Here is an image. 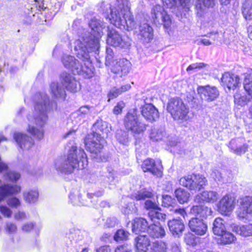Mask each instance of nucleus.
Masks as SVG:
<instances>
[{"mask_svg":"<svg viewBox=\"0 0 252 252\" xmlns=\"http://www.w3.org/2000/svg\"><path fill=\"white\" fill-rule=\"evenodd\" d=\"M220 236H221V242L224 244L231 243L235 239L234 236L231 233L227 231L226 230Z\"/></svg>","mask_w":252,"mask_h":252,"instance_id":"nucleus-48","label":"nucleus"},{"mask_svg":"<svg viewBox=\"0 0 252 252\" xmlns=\"http://www.w3.org/2000/svg\"><path fill=\"white\" fill-rule=\"evenodd\" d=\"M139 39L143 43H148L153 38V30L147 23H140L139 26Z\"/></svg>","mask_w":252,"mask_h":252,"instance_id":"nucleus-20","label":"nucleus"},{"mask_svg":"<svg viewBox=\"0 0 252 252\" xmlns=\"http://www.w3.org/2000/svg\"><path fill=\"white\" fill-rule=\"evenodd\" d=\"M154 195V192L151 189H143L132 194L131 197L137 201H141L151 198Z\"/></svg>","mask_w":252,"mask_h":252,"instance_id":"nucleus-35","label":"nucleus"},{"mask_svg":"<svg viewBox=\"0 0 252 252\" xmlns=\"http://www.w3.org/2000/svg\"><path fill=\"white\" fill-rule=\"evenodd\" d=\"M131 63L129 61L125 59H120L113 66L112 71L115 73L120 74L121 76L127 74L130 70Z\"/></svg>","mask_w":252,"mask_h":252,"instance_id":"nucleus-23","label":"nucleus"},{"mask_svg":"<svg viewBox=\"0 0 252 252\" xmlns=\"http://www.w3.org/2000/svg\"><path fill=\"white\" fill-rule=\"evenodd\" d=\"M158 210H151L148 213V216L151 220L155 223H159L156 221V220L164 221L166 219V215L158 212Z\"/></svg>","mask_w":252,"mask_h":252,"instance_id":"nucleus-43","label":"nucleus"},{"mask_svg":"<svg viewBox=\"0 0 252 252\" xmlns=\"http://www.w3.org/2000/svg\"><path fill=\"white\" fill-rule=\"evenodd\" d=\"M243 81L245 91L250 94H252V73H245Z\"/></svg>","mask_w":252,"mask_h":252,"instance_id":"nucleus-44","label":"nucleus"},{"mask_svg":"<svg viewBox=\"0 0 252 252\" xmlns=\"http://www.w3.org/2000/svg\"><path fill=\"white\" fill-rule=\"evenodd\" d=\"M168 226L172 234L180 237L185 230V225L181 219H173L168 221Z\"/></svg>","mask_w":252,"mask_h":252,"instance_id":"nucleus-22","label":"nucleus"},{"mask_svg":"<svg viewBox=\"0 0 252 252\" xmlns=\"http://www.w3.org/2000/svg\"><path fill=\"white\" fill-rule=\"evenodd\" d=\"M60 80L65 88L71 92H76L80 90L79 83L70 73L63 72L60 75Z\"/></svg>","mask_w":252,"mask_h":252,"instance_id":"nucleus-12","label":"nucleus"},{"mask_svg":"<svg viewBox=\"0 0 252 252\" xmlns=\"http://www.w3.org/2000/svg\"><path fill=\"white\" fill-rule=\"evenodd\" d=\"M166 132L163 127H152L150 133V138L153 141L162 140L165 138Z\"/></svg>","mask_w":252,"mask_h":252,"instance_id":"nucleus-36","label":"nucleus"},{"mask_svg":"<svg viewBox=\"0 0 252 252\" xmlns=\"http://www.w3.org/2000/svg\"><path fill=\"white\" fill-rule=\"evenodd\" d=\"M231 227L233 232L240 235L244 237L252 235V224H251L241 225L233 224Z\"/></svg>","mask_w":252,"mask_h":252,"instance_id":"nucleus-34","label":"nucleus"},{"mask_svg":"<svg viewBox=\"0 0 252 252\" xmlns=\"http://www.w3.org/2000/svg\"><path fill=\"white\" fill-rule=\"evenodd\" d=\"M17 229L15 224L12 222H7L6 224L5 230L9 234L15 233Z\"/></svg>","mask_w":252,"mask_h":252,"instance_id":"nucleus-60","label":"nucleus"},{"mask_svg":"<svg viewBox=\"0 0 252 252\" xmlns=\"http://www.w3.org/2000/svg\"><path fill=\"white\" fill-rule=\"evenodd\" d=\"M129 233L123 229H119L114 235V239L117 242L125 241L128 239Z\"/></svg>","mask_w":252,"mask_h":252,"instance_id":"nucleus-46","label":"nucleus"},{"mask_svg":"<svg viewBox=\"0 0 252 252\" xmlns=\"http://www.w3.org/2000/svg\"><path fill=\"white\" fill-rule=\"evenodd\" d=\"M219 197V195L216 191L206 190L197 194L195 197V201L199 203L203 202L214 203L217 201Z\"/></svg>","mask_w":252,"mask_h":252,"instance_id":"nucleus-24","label":"nucleus"},{"mask_svg":"<svg viewBox=\"0 0 252 252\" xmlns=\"http://www.w3.org/2000/svg\"><path fill=\"white\" fill-rule=\"evenodd\" d=\"M151 14L155 22H159V20L161 19L165 28L168 29L170 27L171 24L170 17L161 6L159 5L155 6L151 11Z\"/></svg>","mask_w":252,"mask_h":252,"instance_id":"nucleus-11","label":"nucleus"},{"mask_svg":"<svg viewBox=\"0 0 252 252\" xmlns=\"http://www.w3.org/2000/svg\"><path fill=\"white\" fill-rule=\"evenodd\" d=\"M147 232L153 238L163 237L165 235L164 229L159 223L154 222L149 225Z\"/></svg>","mask_w":252,"mask_h":252,"instance_id":"nucleus-31","label":"nucleus"},{"mask_svg":"<svg viewBox=\"0 0 252 252\" xmlns=\"http://www.w3.org/2000/svg\"><path fill=\"white\" fill-rule=\"evenodd\" d=\"M7 204L11 207H17L20 205V201L16 197H12L7 200Z\"/></svg>","mask_w":252,"mask_h":252,"instance_id":"nucleus-64","label":"nucleus"},{"mask_svg":"<svg viewBox=\"0 0 252 252\" xmlns=\"http://www.w3.org/2000/svg\"><path fill=\"white\" fill-rule=\"evenodd\" d=\"M221 83L224 87H226L228 90H234L240 84V78L237 75L224 73L221 78Z\"/></svg>","mask_w":252,"mask_h":252,"instance_id":"nucleus-18","label":"nucleus"},{"mask_svg":"<svg viewBox=\"0 0 252 252\" xmlns=\"http://www.w3.org/2000/svg\"><path fill=\"white\" fill-rule=\"evenodd\" d=\"M91 29V32L84 31V32L79 36L78 39L83 38L85 44L89 47V50L94 51L95 54L98 53L99 45V38L103 33V30L107 27L106 24L99 19L93 18L89 24Z\"/></svg>","mask_w":252,"mask_h":252,"instance_id":"nucleus-5","label":"nucleus"},{"mask_svg":"<svg viewBox=\"0 0 252 252\" xmlns=\"http://www.w3.org/2000/svg\"><path fill=\"white\" fill-rule=\"evenodd\" d=\"M122 211L125 215H129L136 213L137 209L133 203H129L125 205Z\"/></svg>","mask_w":252,"mask_h":252,"instance_id":"nucleus-50","label":"nucleus"},{"mask_svg":"<svg viewBox=\"0 0 252 252\" xmlns=\"http://www.w3.org/2000/svg\"><path fill=\"white\" fill-rule=\"evenodd\" d=\"M108 175L106 174H100L98 177L97 182L99 184L103 186L106 185L109 182H111L112 181H107L108 180Z\"/></svg>","mask_w":252,"mask_h":252,"instance_id":"nucleus-62","label":"nucleus"},{"mask_svg":"<svg viewBox=\"0 0 252 252\" xmlns=\"http://www.w3.org/2000/svg\"><path fill=\"white\" fill-rule=\"evenodd\" d=\"M109 20L112 24L119 28L121 26L125 28L126 26L127 30H131L136 28V22L129 10L110 9Z\"/></svg>","mask_w":252,"mask_h":252,"instance_id":"nucleus-6","label":"nucleus"},{"mask_svg":"<svg viewBox=\"0 0 252 252\" xmlns=\"http://www.w3.org/2000/svg\"><path fill=\"white\" fill-rule=\"evenodd\" d=\"M242 13L247 20L252 19V0H246L242 7Z\"/></svg>","mask_w":252,"mask_h":252,"instance_id":"nucleus-41","label":"nucleus"},{"mask_svg":"<svg viewBox=\"0 0 252 252\" xmlns=\"http://www.w3.org/2000/svg\"><path fill=\"white\" fill-rule=\"evenodd\" d=\"M107 42L111 46L121 48H127L130 44L128 41L123 39L118 32L115 30H108Z\"/></svg>","mask_w":252,"mask_h":252,"instance_id":"nucleus-13","label":"nucleus"},{"mask_svg":"<svg viewBox=\"0 0 252 252\" xmlns=\"http://www.w3.org/2000/svg\"><path fill=\"white\" fill-rule=\"evenodd\" d=\"M0 211L1 213L5 217L10 218L12 216V211L6 206H0Z\"/></svg>","mask_w":252,"mask_h":252,"instance_id":"nucleus-59","label":"nucleus"},{"mask_svg":"<svg viewBox=\"0 0 252 252\" xmlns=\"http://www.w3.org/2000/svg\"><path fill=\"white\" fill-rule=\"evenodd\" d=\"M167 249V244L165 242L156 241L152 243L150 252H166Z\"/></svg>","mask_w":252,"mask_h":252,"instance_id":"nucleus-42","label":"nucleus"},{"mask_svg":"<svg viewBox=\"0 0 252 252\" xmlns=\"http://www.w3.org/2000/svg\"><path fill=\"white\" fill-rule=\"evenodd\" d=\"M235 206L234 199L226 195L220 201L218 204V210L221 214L227 215L231 212Z\"/></svg>","mask_w":252,"mask_h":252,"instance_id":"nucleus-19","label":"nucleus"},{"mask_svg":"<svg viewBox=\"0 0 252 252\" xmlns=\"http://www.w3.org/2000/svg\"><path fill=\"white\" fill-rule=\"evenodd\" d=\"M93 134L89 135L85 142L87 148L93 154V158L97 161H104L105 158H101L100 150L103 147L104 134L109 132L108 123L101 120H97L92 127Z\"/></svg>","mask_w":252,"mask_h":252,"instance_id":"nucleus-4","label":"nucleus"},{"mask_svg":"<svg viewBox=\"0 0 252 252\" xmlns=\"http://www.w3.org/2000/svg\"><path fill=\"white\" fill-rule=\"evenodd\" d=\"M23 196L25 200L29 203L36 202L38 198L39 193L36 189H32L24 191Z\"/></svg>","mask_w":252,"mask_h":252,"instance_id":"nucleus-39","label":"nucleus"},{"mask_svg":"<svg viewBox=\"0 0 252 252\" xmlns=\"http://www.w3.org/2000/svg\"><path fill=\"white\" fill-rule=\"evenodd\" d=\"M214 5L215 0H196L195 8L197 16L202 17L207 9L213 7Z\"/></svg>","mask_w":252,"mask_h":252,"instance_id":"nucleus-28","label":"nucleus"},{"mask_svg":"<svg viewBox=\"0 0 252 252\" xmlns=\"http://www.w3.org/2000/svg\"><path fill=\"white\" fill-rule=\"evenodd\" d=\"M174 194L177 200L180 204L188 202L190 197L189 193L181 188L176 189L174 191Z\"/></svg>","mask_w":252,"mask_h":252,"instance_id":"nucleus-38","label":"nucleus"},{"mask_svg":"<svg viewBox=\"0 0 252 252\" xmlns=\"http://www.w3.org/2000/svg\"><path fill=\"white\" fill-rule=\"evenodd\" d=\"M190 212L193 214L204 218L208 216L211 215L212 213L211 209L204 204H199L192 206L191 208Z\"/></svg>","mask_w":252,"mask_h":252,"instance_id":"nucleus-32","label":"nucleus"},{"mask_svg":"<svg viewBox=\"0 0 252 252\" xmlns=\"http://www.w3.org/2000/svg\"><path fill=\"white\" fill-rule=\"evenodd\" d=\"M207 65H208L207 64L204 63H196L190 64L188 67L187 70L188 71H189L190 70H194L196 69H200L204 67H206Z\"/></svg>","mask_w":252,"mask_h":252,"instance_id":"nucleus-52","label":"nucleus"},{"mask_svg":"<svg viewBox=\"0 0 252 252\" xmlns=\"http://www.w3.org/2000/svg\"><path fill=\"white\" fill-rule=\"evenodd\" d=\"M136 252H147L150 245L149 237L146 235H140L135 238Z\"/></svg>","mask_w":252,"mask_h":252,"instance_id":"nucleus-29","label":"nucleus"},{"mask_svg":"<svg viewBox=\"0 0 252 252\" xmlns=\"http://www.w3.org/2000/svg\"><path fill=\"white\" fill-rule=\"evenodd\" d=\"M21 177L20 173L14 171H9L4 175V178L6 180L12 182H16Z\"/></svg>","mask_w":252,"mask_h":252,"instance_id":"nucleus-49","label":"nucleus"},{"mask_svg":"<svg viewBox=\"0 0 252 252\" xmlns=\"http://www.w3.org/2000/svg\"><path fill=\"white\" fill-rule=\"evenodd\" d=\"M88 164L87 157L84 150L76 146H72L69 149L66 157L57 159L55 168L59 173L69 174L75 169H83Z\"/></svg>","mask_w":252,"mask_h":252,"instance_id":"nucleus-3","label":"nucleus"},{"mask_svg":"<svg viewBox=\"0 0 252 252\" xmlns=\"http://www.w3.org/2000/svg\"><path fill=\"white\" fill-rule=\"evenodd\" d=\"M121 94L118 88L114 87L112 88L108 94V100L116 98Z\"/></svg>","mask_w":252,"mask_h":252,"instance_id":"nucleus-57","label":"nucleus"},{"mask_svg":"<svg viewBox=\"0 0 252 252\" xmlns=\"http://www.w3.org/2000/svg\"><path fill=\"white\" fill-rule=\"evenodd\" d=\"M124 124L126 128L134 135L143 134L148 126V125L140 120L136 109H131L127 113Z\"/></svg>","mask_w":252,"mask_h":252,"instance_id":"nucleus-7","label":"nucleus"},{"mask_svg":"<svg viewBox=\"0 0 252 252\" xmlns=\"http://www.w3.org/2000/svg\"><path fill=\"white\" fill-rule=\"evenodd\" d=\"M78 232L75 230H70L68 232H67L65 235V238L66 239V242L68 246L72 245V247L76 250V252H88V250L87 248H81L82 242H79L76 239Z\"/></svg>","mask_w":252,"mask_h":252,"instance_id":"nucleus-16","label":"nucleus"},{"mask_svg":"<svg viewBox=\"0 0 252 252\" xmlns=\"http://www.w3.org/2000/svg\"><path fill=\"white\" fill-rule=\"evenodd\" d=\"M90 112V107L88 106H82L77 111L78 116L80 118H85Z\"/></svg>","mask_w":252,"mask_h":252,"instance_id":"nucleus-54","label":"nucleus"},{"mask_svg":"<svg viewBox=\"0 0 252 252\" xmlns=\"http://www.w3.org/2000/svg\"><path fill=\"white\" fill-rule=\"evenodd\" d=\"M252 99V94H248V95H244L238 97V96H234L235 103L244 106L250 102Z\"/></svg>","mask_w":252,"mask_h":252,"instance_id":"nucleus-47","label":"nucleus"},{"mask_svg":"<svg viewBox=\"0 0 252 252\" xmlns=\"http://www.w3.org/2000/svg\"><path fill=\"white\" fill-rule=\"evenodd\" d=\"M240 209L242 212L238 214L239 218L244 219L248 214H252V197L245 196L240 199Z\"/></svg>","mask_w":252,"mask_h":252,"instance_id":"nucleus-27","label":"nucleus"},{"mask_svg":"<svg viewBox=\"0 0 252 252\" xmlns=\"http://www.w3.org/2000/svg\"><path fill=\"white\" fill-rule=\"evenodd\" d=\"M145 208L147 210H160L158 205L151 200H147L145 202Z\"/></svg>","mask_w":252,"mask_h":252,"instance_id":"nucleus-53","label":"nucleus"},{"mask_svg":"<svg viewBox=\"0 0 252 252\" xmlns=\"http://www.w3.org/2000/svg\"><path fill=\"white\" fill-rule=\"evenodd\" d=\"M21 190V187L17 185L5 184L0 186V202L9 195L17 193Z\"/></svg>","mask_w":252,"mask_h":252,"instance_id":"nucleus-25","label":"nucleus"},{"mask_svg":"<svg viewBox=\"0 0 252 252\" xmlns=\"http://www.w3.org/2000/svg\"><path fill=\"white\" fill-rule=\"evenodd\" d=\"M118 4V7L119 9L123 10H129L128 5V1L127 0H116Z\"/></svg>","mask_w":252,"mask_h":252,"instance_id":"nucleus-56","label":"nucleus"},{"mask_svg":"<svg viewBox=\"0 0 252 252\" xmlns=\"http://www.w3.org/2000/svg\"><path fill=\"white\" fill-rule=\"evenodd\" d=\"M85 42L86 40L82 38L81 39H77L74 42L75 54L77 58L82 62L83 65L74 57L66 55L63 56L62 62L64 67L70 69L73 74L89 78L93 76L94 69L90 53L94 51L89 50V47L85 44Z\"/></svg>","mask_w":252,"mask_h":252,"instance_id":"nucleus-2","label":"nucleus"},{"mask_svg":"<svg viewBox=\"0 0 252 252\" xmlns=\"http://www.w3.org/2000/svg\"><path fill=\"white\" fill-rule=\"evenodd\" d=\"M14 139L19 147L23 150H29L34 145L33 140L26 134L15 133Z\"/></svg>","mask_w":252,"mask_h":252,"instance_id":"nucleus-21","label":"nucleus"},{"mask_svg":"<svg viewBox=\"0 0 252 252\" xmlns=\"http://www.w3.org/2000/svg\"><path fill=\"white\" fill-rule=\"evenodd\" d=\"M167 110L175 120L185 122L189 119V107L179 97L172 98L169 100Z\"/></svg>","mask_w":252,"mask_h":252,"instance_id":"nucleus-8","label":"nucleus"},{"mask_svg":"<svg viewBox=\"0 0 252 252\" xmlns=\"http://www.w3.org/2000/svg\"><path fill=\"white\" fill-rule=\"evenodd\" d=\"M116 138L120 143L125 145H126L129 141L128 132L123 130H117Z\"/></svg>","mask_w":252,"mask_h":252,"instance_id":"nucleus-45","label":"nucleus"},{"mask_svg":"<svg viewBox=\"0 0 252 252\" xmlns=\"http://www.w3.org/2000/svg\"><path fill=\"white\" fill-rule=\"evenodd\" d=\"M119 221L117 219L114 217L108 218L104 223V226L107 227H114L118 225Z\"/></svg>","mask_w":252,"mask_h":252,"instance_id":"nucleus-51","label":"nucleus"},{"mask_svg":"<svg viewBox=\"0 0 252 252\" xmlns=\"http://www.w3.org/2000/svg\"><path fill=\"white\" fill-rule=\"evenodd\" d=\"M148 222L146 219L136 218L133 220L132 223V231L133 233L138 234L140 232L148 231Z\"/></svg>","mask_w":252,"mask_h":252,"instance_id":"nucleus-30","label":"nucleus"},{"mask_svg":"<svg viewBox=\"0 0 252 252\" xmlns=\"http://www.w3.org/2000/svg\"><path fill=\"white\" fill-rule=\"evenodd\" d=\"M34 111L33 116H29L30 122L28 130L37 140H40L44 137L42 127L48 120L47 112L56 109L57 104L54 101H49V97L44 93H39L35 95Z\"/></svg>","mask_w":252,"mask_h":252,"instance_id":"nucleus-1","label":"nucleus"},{"mask_svg":"<svg viewBox=\"0 0 252 252\" xmlns=\"http://www.w3.org/2000/svg\"><path fill=\"white\" fill-rule=\"evenodd\" d=\"M206 179L202 175L192 174L185 176L179 180V184L190 190L199 191L207 184Z\"/></svg>","mask_w":252,"mask_h":252,"instance_id":"nucleus-9","label":"nucleus"},{"mask_svg":"<svg viewBox=\"0 0 252 252\" xmlns=\"http://www.w3.org/2000/svg\"><path fill=\"white\" fill-rule=\"evenodd\" d=\"M197 92L201 99L207 102L214 101L220 94L219 91L216 87L210 85L199 86Z\"/></svg>","mask_w":252,"mask_h":252,"instance_id":"nucleus-10","label":"nucleus"},{"mask_svg":"<svg viewBox=\"0 0 252 252\" xmlns=\"http://www.w3.org/2000/svg\"><path fill=\"white\" fill-rule=\"evenodd\" d=\"M162 205L165 207H171L170 211L173 212L175 214H180L184 217L186 215L185 210L183 208H179L177 206H173L175 203L174 199L168 195H162Z\"/></svg>","mask_w":252,"mask_h":252,"instance_id":"nucleus-26","label":"nucleus"},{"mask_svg":"<svg viewBox=\"0 0 252 252\" xmlns=\"http://www.w3.org/2000/svg\"><path fill=\"white\" fill-rule=\"evenodd\" d=\"M115 252H133V251L131 246L126 244L117 247Z\"/></svg>","mask_w":252,"mask_h":252,"instance_id":"nucleus-55","label":"nucleus"},{"mask_svg":"<svg viewBox=\"0 0 252 252\" xmlns=\"http://www.w3.org/2000/svg\"><path fill=\"white\" fill-rule=\"evenodd\" d=\"M125 106V103L121 101L117 103V105L114 107L113 109V113L116 115L120 114L123 109Z\"/></svg>","mask_w":252,"mask_h":252,"instance_id":"nucleus-61","label":"nucleus"},{"mask_svg":"<svg viewBox=\"0 0 252 252\" xmlns=\"http://www.w3.org/2000/svg\"><path fill=\"white\" fill-rule=\"evenodd\" d=\"M140 112L145 119L151 123L158 120L159 114L158 110L151 103L146 104L140 107Z\"/></svg>","mask_w":252,"mask_h":252,"instance_id":"nucleus-15","label":"nucleus"},{"mask_svg":"<svg viewBox=\"0 0 252 252\" xmlns=\"http://www.w3.org/2000/svg\"><path fill=\"white\" fill-rule=\"evenodd\" d=\"M106 53V56L105 57V64L106 65H109L112 62L114 54L111 48H107Z\"/></svg>","mask_w":252,"mask_h":252,"instance_id":"nucleus-58","label":"nucleus"},{"mask_svg":"<svg viewBox=\"0 0 252 252\" xmlns=\"http://www.w3.org/2000/svg\"><path fill=\"white\" fill-rule=\"evenodd\" d=\"M104 174L108 176V180H107V181H113L114 180L115 171L111 167H107L106 172L104 173Z\"/></svg>","mask_w":252,"mask_h":252,"instance_id":"nucleus-63","label":"nucleus"},{"mask_svg":"<svg viewBox=\"0 0 252 252\" xmlns=\"http://www.w3.org/2000/svg\"><path fill=\"white\" fill-rule=\"evenodd\" d=\"M141 168L145 172H149L157 176H161L162 166L160 162L156 163L154 159L148 158L143 161L141 165Z\"/></svg>","mask_w":252,"mask_h":252,"instance_id":"nucleus-17","label":"nucleus"},{"mask_svg":"<svg viewBox=\"0 0 252 252\" xmlns=\"http://www.w3.org/2000/svg\"><path fill=\"white\" fill-rule=\"evenodd\" d=\"M189 226L190 230L195 235L203 236L208 231L207 224L202 219L197 218H193L189 222Z\"/></svg>","mask_w":252,"mask_h":252,"instance_id":"nucleus-14","label":"nucleus"},{"mask_svg":"<svg viewBox=\"0 0 252 252\" xmlns=\"http://www.w3.org/2000/svg\"><path fill=\"white\" fill-rule=\"evenodd\" d=\"M50 91L53 96L57 98L64 99L65 92L62 85L58 82H52L50 85Z\"/></svg>","mask_w":252,"mask_h":252,"instance_id":"nucleus-33","label":"nucleus"},{"mask_svg":"<svg viewBox=\"0 0 252 252\" xmlns=\"http://www.w3.org/2000/svg\"><path fill=\"white\" fill-rule=\"evenodd\" d=\"M237 141L236 140H232L229 143V148L233 151L234 153L241 155L245 154L248 151V145L244 144L240 147L237 146Z\"/></svg>","mask_w":252,"mask_h":252,"instance_id":"nucleus-40","label":"nucleus"},{"mask_svg":"<svg viewBox=\"0 0 252 252\" xmlns=\"http://www.w3.org/2000/svg\"><path fill=\"white\" fill-rule=\"evenodd\" d=\"M212 230L214 234L216 235H222L226 230L223 220L220 218L216 219L213 224Z\"/></svg>","mask_w":252,"mask_h":252,"instance_id":"nucleus-37","label":"nucleus"}]
</instances>
